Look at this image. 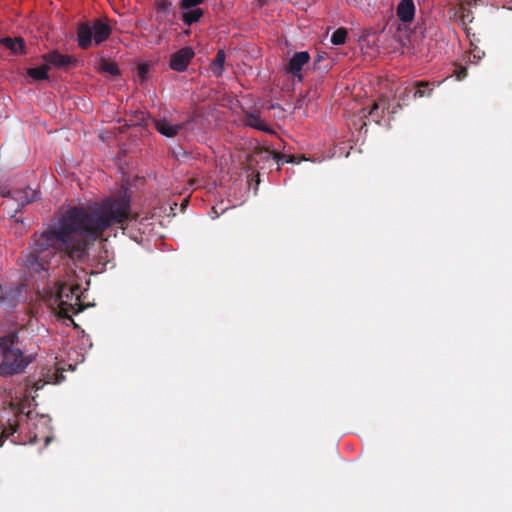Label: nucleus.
<instances>
[{
	"mask_svg": "<svg viewBox=\"0 0 512 512\" xmlns=\"http://www.w3.org/2000/svg\"><path fill=\"white\" fill-rule=\"evenodd\" d=\"M131 220V197L126 192L92 205L70 207L56 225L33 234L26 265L36 273L47 271L57 252L80 261L86 255L89 240L101 238L112 227L124 229Z\"/></svg>",
	"mask_w": 512,
	"mask_h": 512,
	"instance_id": "obj_1",
	"label": "nucleus"
},
{
	"mask_svg": "<svg viewBox=\"0 0 512 512\" xmlns=\"http://www.w3.org/2000/svg\"><path fill=\"white\" fill-rule=\"evenodd\" d=\"M21 330H12L0 336V359L15 374H22L36 360L28 353L20 339Z\"/></svg>",
	"mask_w": 512,
	"mask_h": 512,
	"instance_id": "obj_2",
	"label": "nucleus"
},
{
	"mask_svg": "<svg viewBox=\"0 0 512 512\" xmlns=\"http://www.w3.org/2000/svg\"><path fill=\"white\" fill-rule=\"evenodd\" d=\"M111 34L112 27L107 18L81 22L77 25V43L83 50L89 49L93 44H102Z\"/></svg>",
	"mask_w": 512,
	"mask_h": 512,
	"instance_id": "obj_3",
	"label": "nucleus"
},
{
	"mask_svg": "<svg viewBox=\"0 0 512 512\" xmlns=\"http://www.w3.org/2000/svg\"><path fill=\"white\" fill-rule=\"evenodd\" d=\"M80 285L75 284L70 287L62 286L57 293L59 300V315L71 319V314H77L82 310L80 301Z\"/></svg>",
	"mask_w": 512,
	"mask_h": 512,
	"instance_id": "obj_4",
	"label": "nucleus"
},
{
	"mask_svg": "<svg viewBox=\"0 0 512 512\" xmlns=\"http://www.w3.org/2000/svg\"><path fill=\"white\" fill-rule=\"evenodd\" d=\"M40 191L26 186L23 189H7L0 187V197H8L17 203L16 211H19L24 206L33 203L39 198Z\"/></svg>",
	"mask_w": 512,
	"mask_h": 512,
	"instance_id": "obj_5",
	"label": "nucleus"
},
{
	"mask_svg": "<svg viewBox=\"0 0 512 512\" xmlns=\"http://www.w3.org/2000/svg\"><path fill=\"white\" fill-rule=\"evenodd\" d=\"M272 158L277 162L278 165L283 164L284 162L293 163L295 162V157L293 155H284L279 152H271L268 148H257L252 154L248 155V162L250 166L258 163V159L260 160H269Z\"/></svg>",
	"mask_w": 512,
	"mask_h": 512,
	"instance_id": "obj_6",
	"label": "nucleus"
},
{
	"mask_svg": "<svg viewBox=\"0 0 512 512\" xmlns=\"http://www.w3.org/2000/svg\"><path fill=\"white\" fill-rule=\"evenodd\" d=\"M194 56L195 52L192 47H183L171 55L169 67L174 71L183 72L187 69Z\"/></svg>",
	"mask_w": 512,
	"mask_h": 512,
	"instance_id": "obj_7",
	"label": "nucleus"
},
{
	"mask_svg": "<svg viewBox=\"0 0 512 512\" xmlns=\"http://www.w3.org/2000/svg\"><path fill=\"white\" fill-rule=\"evenodd\" d=\"M43 59L46 63L54 66L57 69L69 70L72 67H75L78 64V60L75 57L61 54L58 51H51L43 55Z\"/></svg>",
	"mask_w": 512,
	"mask_h": 512,
	"instance_id": "obj_8",
	"label": "nucleus"
},
{
	"mask_svg": "<svg viewBox=\"0 0 512 512\" xmlns=\"http://www.w3.org/2000/svg\"><path fill=\"white\" fill-rule=\"evenodd\" d=\"M311 57L307 51L296 52L288 62V66L286 68L287 73L292 74L299 81H302L303 76L301 71L303 66L308 64Z\"/></svg>",
	"mask_w": 512,
	"mask_h": 512,
	"instance_id": "obj_9",
	"label": "nucleus"
},
{
	"mask_svg": "<svg viewBox=\"0 0 512 512\" xmlns=\"http://www.w3.org/2000/svg\"><path fill=\"white\" fill-rule=\"evenodd\" d=\"M152 122L154 124L155 129L163 136L168 138H173L179 134L180 131H182L186 124L185 123H179V124H172L168 119L165 117L163 118H153Z\"/></svg>",
	"mask_w": 512,
	"mask_h": 512,
	"instance_id": "obj_10",
	"label": "nucleus"
},
{
	"mask_svg": "<svg viewBox=\"0 0 512 512\" xmlns=\"http://www.w3.org/2000/svg\"><path fill=\"white\" fill-rule=\"evenodd\" d=\"M22 290L19 286L3 288L0 285V305L13 308L19 302Z\"/></svg>",
	"mask_w": 512,
	"mask_h": 512,
	"instance_id": "obj_11",
	"label": "nucleus"
},
{
	"mask_svg": "<svg viewBox=\"0 0 512 512\" xmlns=\"http://www.w3.org/2000/svg\"><path fill=\"white\" fill-rule=\"evenodd\" d=\"M397 17L404 23H410L415 17V4L413 0H401L396 8Z\"/></svg>",
	"mask_w": 512,
	"mask_h": 512,
	"instance_id": "obj_12",
	"label": "nucleus"
},
{
	"mask_svg": "<svg viewBox=\"0 0 512 512\" xmlns=\"http://www.w3.org/2000/svg\"><path fill=\"white\" fill-rule=\"evenodd\" d=\"M42 376L43 379H39L34 383L33 387L35 390L42 389L45 384L59 383L63 379V375L59 374L57 369L51 367L43 370Z\"/></svg>",
	"mask_w": 512,
	"mask_h": 512,
	"instance_id": "obj_13",
	"label": "nucleus"
},
{
	"mask_svg": "<svg viewBox=\"0 0 512 512\" xmlns=\"http://www.w3.org/2000/svg\"><path fill=\"white\" fill-rule=\"evenodd\" d=\"M0 43L13 54H23L25 52V42L22 38H10L4 37L0 40Z\"/></svg>",
	"mask_w": 512,
	"mask_h": 512,
	"instance_id": "obj_14",
	"label": "nucleus"
},
{
	"mask_svg": "<svg viewBox=\"0 0 512 512\" xmlns=\"http://www.w3.org/2000/svg\"><path fill=\"white\" fill-rule=\"evenodd\" d=\"M225 59H226L225 51L223 49L218 50L214 60L212 61L211 65H210V70L212 71L214 76H216V77L222 76L223 71H224Z\"/></svg>",
	"mask_w": 512,
	"mask_h": 512,
	"instance_id": "obj_15",
	"label": "nucleus"
},
{
	"mask_svg": "<svg viewBox=\"0 0 512 512\" xmlns=\"http://www.w3.org/2000/svg\"><path fill=\"white\" fill-rule=\"evenodd\" d=\"M246 124L260 131L271 132L258 113H248L246 115Z\"/></svg>",
	"mask_w": 512,
	"mask_h": 512,
	"instance_id": "obj_16",
	"label": "nucleus"
},
{
	"mask_svg": "<svg viewBox=\"0 0 512 512\" xmlns=\"http://www.w3.org/2000/svg\"><path fill=\"white\" fill-rule=\"evenodd\" d=\"M183 11L184 13L182 16V20L188 26L198 22L200 18L204 15V11L201 8H194Z\"/></svg>",
	"mask_w": 512,
	"mask_h": 512,
	"instance_id": "obj_17",
	"label": "nucleus"
},
{
	"mask_svg": "<svg viewBox=\"0 0 512 512\" xmlns=\"http://www.w3.org/2000/svg\"><path fill=\"white\" fill-rule=\"evenodd\" d=\"M50 69L49 64H43L39 67L29 68L27 70V75L34 80H46L48 79V71Z\"/></svg>",
	"mask_w": 512,
	"mask_h": 512,
	"instance_id": "obj_18",
	"label": "nucleus"
},
{
	"mask_svg": "<svg viewBox=\"0 0 512 512\" xmlns=\"http://www.w3.org/2000/svg\"><path fill=\"white\" fill-rule=\"evenodd\" d=\"M433 92V89L430 88L429 82H416L415 83V90L413 92V98H422V97H429L431 96Z\"/></svg>",
	"mask_w": 512,
	"mask_h": 512,
	"instance_id": "obj_19",
	"label": "nucleus"
},
{
	"mask_svg": "<svg viewBox=\"0 0 512 512\" xmlns=\"http://www.w3.org/2000/svg\"><path fill=\"white\" fill-rule=\"evenodd\" d=\"M348 31L346 28H338L331 36V42L334 45L344 44L347 38Z\"/></svg>",
	"mask_w": 512,
	"mask_h": 512,
	"instance_id": "obj_20",
	"label": "nucleus"
},
{
	"mask_svg": "<svg viewBox=\"0 0 512 512\" xmlns=\"http://www.w3.org/2000/svg\"><path fill=\"white\" fill-rule=\"evenodd\" d=\"M101 71L108 73L112 76H116L120 73L116 63L102 59L100 62Z\"/></svg>",
	"mask_w": 512,
	"mask_h": 512,
	"instance_id": "obj_21",
	"label": "nucleus"
},
{
	"mask_svg": "<svg viewBox=\"0 0 512 512\" xmlns=\"http://www.w3.org/2000/svg\"><path fill=\"white\" fill-rule=\"evenodd\" d=\"M205 0H180L179 6L181 10H189L198 8Z\"/></svg>",
	"mask_w": 512,
	"mask_h": 512,
	"instance_id": "obj_22",
	"label": "nucleus"
},
{
	"mask_svg": "<svg viewBox=\"0 0 512 512\" xmlns=\"http://www.w3.org/2000/svg\"><path fill=\"white\" fill-rule=\"evenodd\" d=\"M155 5L157 11L163 14H167L171 7V3L167 0H156Z\"/></svg>",
	"mask_w": 512,
	"mask_h": 512,
	"instance_id": "obj_23",
	"label": "nucleus"
},
{
	"mask_svg": "<svg viewBox=\"0 0 512 512\" xmlns=\"http://www.w3.org/2000/svg\"><path fill=\"white\" fill-rule=\"evenodd\" d=\"M148 72H149V65L144 64V63L138 65L137 74H138V77L140 78L141 82H144L146 80Z\"/></svg>",
	"mask_w": 512,
	"mask_h": 512,
	"instance_id": "obj_24",
	"label": "nucleus"
},
{
	"mask_svg": "<svg viewBox=\"0 0 512 512\" xmlns=\"http://www.w3.org/2000/svg\"><path fill=\"white\" fill-rule=\"evenodd\" d=\"M16 432V426H10L9 429H3L0 432V446L3 445L5 440Z\"/></svg>",
	"mask_w": 512,
	"mask_h": 512,
	"instance_id": "obj_25",
	"label": "nucleus"
},
{
	"mask_svg": "<svg viewBox=\"0 0 512 512\" xmlns=\"http://www.w3.org/2000/svg\"><path fill=\"white\" fill-rule=\"evenodd\" d=\"M15 374L2 362L0 361V376L11 377Z\"/></svg>",
	"mask_w": 512,
	"mask_h": 512,
	"instance_id": "obj_26",
	"label": "nucleus"
},
{
	"mask_svg": "<svg viewBox=\"0 0 512 512\" xmlns=\"http://www.w3.org/2000/svg\"><path fill=\"white\" fill-rule=\"evenodd\" d=\"M457 79L458 80H462L466 77L467 75V69L465 67H460L457 71Z\"/></svg>",
	"mask_w": 512,
	"mask_h": 512,
	"instance_id": "obj_27",
	"label": "nucleus"
},
{
	"mask_svg": "<svg viewBox=\"0 0 512 512\" xmlns=\"http://www.w3.org/2000/svg\"><path fill=\"white\" fill-rule=\"evenodd\" d=\"M412 91L411 90H408L407 88L404 89V91L399 95V99L404 101L405 98H408L409 97V94L411 93Z\"/></svg>",
	"mask_w": 512,
	"mask_h": 512,
	"instance_id": "obj_28",
	"label": "nucleus"
},
{
	"mask_svg": "<svg viewBox=\"0 0 512 512\" xmlns=\"http://www.w3.org/2000/svg\"><path fill=\"white\" fill-rule=\"evenodd\" d=\"M379 108V105L377 103H374L369 111L370 115H373L374 112Z\"/></svg>",
	"mask_w": 512,
	"mask_h": 512,
	"instance_id": "obj_29",
	"label": "nucleus"
},
{
	"mask_svg": "<svg viewBox=\"0 0 512 512\" xmlns=\"http://www.w3.org/2000/svg\"><path fill=\"white\" fill-rule=\"evenodd\" d=\"M270 2V0H259L260 5L264 6L267 5Z\"/></svg>",
	"mask_w": 512,
	"mask_h": 512,
	"instance_id": "obj_30",
	"label": "nucleus"
},
{
	"mask_svg": "<svg viewBox=\"0 0 512 512\" xmlns=\"http://www.w3.org/2000/svg\"><path fill=\"white\" fill-rule=\"evenodd\" d=\"M474 57L481 58V52H478V55L474 54Z\"/></svg>",
	"mask_w": 512,
	"mask_h": 512,
	"instance_id": "obj_31",
	"label": "nucleus"
},
{
	"mask_svg": "<svg viewBox=\"0 0 512 512\" xmlns=\"http://www.w3.org/2000/svg\"><path fill=\"white\" fill-rule=\"evenodd\" d=\"M474 57L481 58V52H478V55L474 54Z\"/></svg>",
	"mask_w": 512,
	"mask_h": 512,
	"instance_id": "obj_32",
	"label": "nucleus"
}]
</instances>
